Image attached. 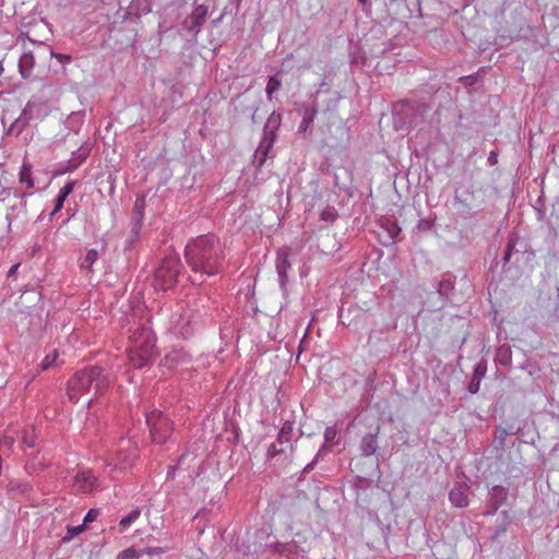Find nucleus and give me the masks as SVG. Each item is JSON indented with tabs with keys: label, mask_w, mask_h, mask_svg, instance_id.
<instances>
[{
	"label": "nucleus",
	"mask_w": 559,
	"mask_h": 559,
	"mask_svg": "<svg viewBox=\"0 0 559 559\" xmlns=\"http://www.w3.org/2000/svg\"><path fill=\"white\" fill-rule=\"evenodd\" d=\"M96 487V477L91 471L80 469L74 476L73 488L76 492H92Z\"/></svg>",
	"instance_id": "obj_8"
},
{
	"label": "nucleus",
	"mask_w": 559,
	"mask_h": 559,
	"mask_svg": "<svg viewBox=\"0 0 559 559\" xmlns=\"http://www.w3.org/2000/svg\"><path fill=\"white\" fill-rule=\"evenodd\" d=\"M501 490H502V488H501V487H499V486L493 487V491H495V492H498V491H501Z\"/></svg>",
	"instance_id": "obj_34"
},
{
	"label": "nucleus",
	"mask_w": 559,
	"mask_h": 559,
	"mask_svg": "<svg viewBox=\"0 0 559 559\" xmlns=\"http://www.w3.org/2000/svg\"><path fill=\"white\" fill-rule=\"evenodd\" d=\"M156 336L146 325L136 328L130 336L128 357L134 368L150 365L156 356Z\"/></svg>",
	"instance_id": "obj_3"
},
{
	"label": "nucleus",
	"mask_w": 559,
	"mask_h": 559,
	"mask_svg": "<svg viewBox=\"0 0 559 559\" xmlns=\"http://www.w3.org/2000/svg\"><path fill=\"white\" fill-rule=\"evenodd\" d=\"M173 325L175 331L180 334L182 337H187L191 334L190 329V320L187 312L180 313L178 318L176 316L173 317Z\"/></svg>",
	"instance_id": "obj_10"
},
{
	"label": "nucleus",
	"mask_w": 559,
	"mask_h": 559,
	"mask_svg": "<svg viewBox=\"0 0 559 559\" xmlns=\"http://www.w3.org/2000/svg\"><path fill=\"white\" fill-rule=\"evenodd\" d=\"M190 362L191 356L182 347L177 346L168 350L163 359V365L170 370L185 368Z\"/></svg>",
	"instance_id": "obj_7"
},
{
	"label": "nucleus",
	"mask_w": 559,
	"mask_h": 559,
	"mask_svg": "<svg viewBox=\"0 0 559 559\" xmlns=\"http://www.w3.org/2000/svg\"><path fill=\"white\" fill-rule=\"evenodd\" d=\"M489 160H490L491 163H493V162H492V160H495L493 153H491V155L489 156Z\"/></svg>",
	"instance_id": "obj_36"
},
{
	"label": "nucleus",
	"mask_w": 559,
	"mask_h": 559,
	"mask_svg": "<svg viewBox=\"0 0 559 559\" xmlns=\"http://www.w3.org/2000/svg\"><path fill=\"white\" fill-rule=\"evenodd\" d=\"M185 257L193 272L213 276L222 270L223 246L215 235H202L187 243Z\"/></svg>",
	"instance_id": "obj_1"
},
{
	"label": "nucleus",
	"mask_w": 559,
	"mask_h": 559,
	"mask_svg": "<svg viewBox=\"0 0 559 559\" xmlns=\"http://www.w3.org/2000/svg\"><path fill=\"white\" fill-rule=\"evenodd\" d=\"M373 438L370 437L369 439L362 440V450L367 455H370L374 452V444H373Z\"/></svg>",
	"instance_id": "obj_22"
},
{
	"label": "nucleus",
	"mask_w": 559,
	"mask_h": 559,
	"mask_svg": "<svg viewBox=\"0 0 559 559\" xmlns=\"http://www.w3.org/2000/svg\"><path fill=\"white\" fill-rule=\"evenodd\" d=\"M336 429L333 427H328L324 431L325 441H332L336 437Z\"/></svg>",
	"instance_id": "obj_27"
},
{
	"label": "nucleus",
	"mask_w": 559,
	"mask_h": 559,
	"mask_svg": "<svg viewBox=\"0 0 559 559\" xmlns=\"http://www.w3.org/2000/svg\"><path fill=\"white\" fill-rule=\"evenodd\" d=\"M73 189H74V182L70 181L59 191L58 197L56 199L55 209H53L51 215L56 214L63 207V203H64L66 199L68 198V195L70 193H72Z\"/></svg>",
	"instance_id": "obj_11"
},
{
	"label": "nucleus",
	"mask_w": 559,
	"mask_h": 559,
	"mask_svg": "<svg viewBox=\"0 0 559 559\" xmlns=\"http://www.w3.org/2000/svg\"><path fill=\"white\" fill-rule=\"evenodd\" d=\"M135 452V448L130 440H121L115 455L110 454L108 457L107 467H112L109 475L112 472H123L131 467L136 455Z\"/></svg>",
	"instance_id": "obj_5"
},
{
	"label": "nucleus",
	"mask_w": 559,
	"mask_h": 559,
	"mask_svg": "<svg viewBox=\"0 0 559 559\" xmlns=\"http://www.w3.org/2000/svg\"><path fill=\"white\" fill-rule=\"evenodd\" d=\"M59 354L57 350H53L51 354H48L41 361L40 366L43 370H47L51 366L55 365Z\"/></svg>",
	"instance_id": "obj_16"
},
{
	"label": "nucleus",
	"mask_w": 559,
	"mask_h": 559,
	"mask_svg": "<svg viewBox=\"0 0 559 559\" xmlns=\"http://www.w3.org/2000/svg\"><path fill=\"white\" fill-rule=\"evenodd\" d=\"M180 262L176 258L163 260L155 272L154 286L156 289L167 290L175 286L179 275Z\"/></svg>",
	"instance_id": "obj_4"
},
{
	"label": "nucleus",
	"mask_w": 559,
	"mask_h": 559,
	"mask_svg": "<svg viewBox=\"0 0 559 559\" xmlns=\"http://www.w3.org/2000/svg\"><path fill=\"white\" fill-rule=\"evenodd\" d=\"M284 451L285 449L282 445L277 448V443H272L271 447L269 448V455L273 457L276 454L282 453Z\"/></svg>",
	"instance_id": "obj_28"
},
{
	"label": "nucleus",
	"mask_w": 559,
	"mask_h": 559,
	"mask_svg": "<svg viewBox=\"0 0 559 559\" xmlns=\"http://www.w3.org/2000/svg\"><path fill=\"white\" fill-rule=\"evenodd\" d=\"M109 378L100 367L94 366L75 372L68 381L67 395L72 403L87 395L94 384L95 394H102L109 386Z\"/></svg>",
	"instance_id": "obj_2"
},
{
	"label": "nucleus",
	"mask_w": 559,
	"mask_h": 559,
	"mask_svg": "<svg viewBox=\"0 0 559 559\" xmlns=\"http://www.w3.org/2000/svg\"><path fill=\"white\" fill-rule=\"evenodd\" d=\"M19 266H20V264H19V263H16V264L12 265V266L10 267L9 272H8V275H9V276L14 275V274L16 273V271H17V269H19Z\"/></svg>",
	"instance_id": "obj_31"
},
{
	"label": "nucleus",
	"mask_w": 559,
	"mask_h": 559,
	"mask_svg": "<svg viewBox=\"0 0 559 559\" xmlns=\"http://www.w3.org/2000/svg\"><path fill=\"white\" fill-rule=\"evenodd\" d=\"M290 442L289 432H285V427H283L277 437V443L280 445L287 444Z\"/></svg>",
	"instance_id": "obj_24"
},
{
	"label": "nucleus",
	"mask_w": 559,
	"mask_h": 559,
	"mask_svg": "<svg viewBox=\"0 0 559 559\" xmlns=\"http://www.w3.org/2000/svg\"><path fill=\"white\" fill-rule=\"evenodd\" d=\"M313 117H314V115L305 116L298 127V132L306 133L313 122Z\"/></svg>",
	"instance_id": "obj_18"
},
{
	"label": "nucleus",
	"mask_w": 559,
	"mask_h": 559,
	"mask_svg": "<svg viewBox=\"0 0 559 559\" xmlns=\"http://www.w3.org/2000/svg\"><path fill=\"white\" fill-rule=\"evenodd\" d=\"M146 423L150 427L152 439L156 443L165 442L173 431V424L170 420L157 409L150 412L146 415Z\"/></svg>",
	"instance_id": "obj_6"
},
{
	"label": "nucleus",
	"mask_w": 559,
	"mask_h": 559,
	"mask_svg": "<svg viewBox=\"0 0 559 559\" xmlns=\"http://www.w3.org/2000/svg\"><path fill=\"white\" fill-rule=\"evenodd\" d=\"M34 63V57L31 53L24 55L20 60V70L23 78H28L29 73L26 72V67L31 69Z\"/></svg>",
	"instance_id": "obj_15"
},
{
	"label": "nucleus",
	"mask_w": 559,
	"mask_h": 559,
	"mask_svg": "<svg viewBox=\"0 0 559 559\" xmlns=\"http://www.w3.org/2000/svg\"><path fill=\"white\" fill-rule=\"evenodd\" d=\"M97 513H98V512H97L96 510L91 509V510L86 513V515H85V518H84V523L93 522V521L96 519Z\"/></svg>",
	"instance_id": "obj_30"
},
{
	"label": "nucleus",
	"mask_w": 559,
	"mask_h": 559,
	"mask_svg": "<svg viewBox=\"0 0 559 559\" xmlns=\"http://www.w3.org/2000/svg\"><path fill=\"white\" fill-rule=\"evenodd\" d=\"M98 258V253L95 249H91L86 252L85 257L81 261V267L92 271V266Z\"/></svg>",
	"instance_id": "obj_14"
},
{
	"label": "nucleus",
	"mask_w": 559,
	"mask_h": 559,
	"mask_svg": "<svg viewBox=\"0 0 559 559\" xmlns=\"http://www.w3.org/2000/svg\"><path fill=\"white\" fill-rule=\"evenodd\" d=\"M283 427H285V432H289V436L292 437V430H293L292 426L288 424H285Z\"/></svg>",
	"instance_id": "obj_32"
},
{
	"label": "nucleus",
	"mask_w": 559,
	"mask_h": 559,
	"mask_svg": "<svg viewBox=\"0 0 559 559\" xmlns=\"http://www.w3.org/2000/svg\"><path fill=\"white\" fill-rule=\"evenodd\" d=\"M450 501L453 506L457 508L466 507L468 503L467 499V488L464 486L454 487L449 495Z\"/></svg>",
	"instance_id": "obj_9"
},
{
	"label": "nucleus",
	"mask_w": 559,
	"mask_h": 559,
	"mask_svg": "<svg viewBox=\"0 0 559 559\" xmlns=\"http://www.w3.org/2000/svg\"><path fill=\"white\" fill-rule=\"evenodd\" d=\"M280 86H281L280 80H277L274 76L270 78L267 85H266V94L270 99L272 98L273 93L276 92L280 88Z\"/></svg>",
	"instance_id": "obj_17"
},
{
	"label": "nucleus",
	"mask_w": 559,
	"mask_h": 559,
	"mask_svg": "<svg viewBox=\"0 0 559 559\" xmlns=\"http://www.w3.org/2000/svg\"><path fill=\"white\" fill-rule=\"evenodd\" d=\"M50 55H51V57L56 58L60 62H70L71 61V57L69 55L56 53L52 51L50 52Z\"/></svg>",
	"instance_id": "obj_29"
},
{
	"label": "nucleus",
	"mask_w": 559,
	"mask_h": 559,
	"mask_svg": "<svg viewBox=\"0 0 559 559\" xmlns=\"http://www.w3.org/2000/svg\"><path fill=\"white\" fill-rule=\"evenodd\" d=\"M510 257V252L508 251L507 254H506V260H508Z\"/></svg>",
	"instance_id": "obj_37"
},
{
	"label": "nucleus",
	"mask_w": 559,
	"mask_h": 559,
	"mask_svg": "<svg viewBox=\"0 0 559 559\" xmlns=\"http://www.w3.org/2000/svg\"><path fill=\"white\" fill-rule=\"evenodd\" d=\"M19 180L22 185H25L27 189L34 188V180L32 178V167L27 163H23L20 174H19Z\"/></svg>",
	"instance_id": "obj_12"
},
{
	"label": "nucleus",
	"mask_w": 559,
	"mask_h": 559,
	"mask_svg": "<svg viewBox=\"0 0 559 559\" xmlns=\"http://www.w3.org/2000/svg\"><path fill=\"white\" fill-rule=\"evenodd\" d=\"M141 515V510L139 508L133 509L129 514L123 516L119 522L120 531L127 530L130 525H132Z\"/></svg>",
	"instance_id": "obj_13"
},
{
	"label": "nucleus",
	"mask_w": 559,
	"mask_h": 559,
	"mask_svg": "<svg viewBox=\"0 0 559 559\" xmlns=\"http://www.w3.org/2000/svg\"><path fill=\"white\" fill-rule=\"evenodd\" d=\"M288 263H287V257H278V260H277V264H276V267H277V271L280 274H284L286 272V267H287Z\"/></svg>",
	"instance_id": "obj_26"
},
{
	"label": "nucleus",
	"mask_w": 559,
	"mask_h": 559,
	"mask_svg": "<svg viewBox=\"0 0 559 559\" xmlns=\"http://www.w3.org/2000/svg\"><path fill=\"white\" fill-rule=\"evenodd\" d=\"M205 14H206V11L204 9L198 8L192 14V19H193L194 23L200 24L201 21L205 17Z\"/></svg>",
	"instance_id": "obj_25"
},
{
	"label": "nucleus",
	"mask_w": 559,
	"mask_h": 559,
	"mask_svg": "<svg viewBox=\"0 0 559 559\" xmlns=\"http://www.w3.org/2000/svg\"><path fill=\"white\" fill-rule=\"evenodd\" d=\"M507 436H508V432L504 429H499L496 432L495 442L497 443V447L503 448L504 439Z\"/></svg>",
	"instance_id": "obj_23"
},
{
	"label": "nucleus",
	"mask_w": 559,
	"mask_h": 559,
	"mask_svg": "<svg viewBox=\"0 0 559 559\" xmlns=\"http://www.w3.org/2000/svg\"><path fill=\"white\" fill-rule=\"evenodd\" d=\"M84 530V526L83 525H78V526H68V533L69 535L68 536H64L63 537V540L64 542H69L71 538H73L75 535H79L80 533H82Z\"/></svg>",
	"instance_id": "obj_19"
},
{
	"label": "nucleus",
	"mask_w": 559,
	"mask_h": 559,
	"mask_svg": "<svg viewBox=\"0 0 559 559\" xmlns=\"http://www.w3.org/2000/svg\"><path fill=\"white\" fill-rule=\"evenodd\" d=\"M3 443H5V444H11V443H12V440H10L9 438H4V439H3Z\"/></svg>",
	"instance_id": "obj_33"
},
{
	"label": "nucleus",
	"mask_w": 559,
	"mask_h": 559,
	"mask_svg": "<svg viewBox=\"0 0 559 559\" xmlns=\"http://www.w3.org/2000/svg\"><path fill=\"white\" fill-rule=\"evenodd\" d=\"M139 555L134 548H128L118 555L117 559H138Z\"/></svg>",
	"instance_id": "obj_20"
},
{
	"label": "nucleus",
	"mask_w": 559,
	"mask_h": 559,
	"mask_svg": "<svg viewBox=\"0 0 559 559\" xmlns=\"http://www.w3.org/2000/svg\"><path fill=\"white\" fill-rule=\"evenodd\" d=\"M336 216H337V213L332 207H329L321 213V218H322V221H325V222H333L336 218Z\"/></svg>",
	"instance_id": "obj_21"
},
{
	"label": "nucleus",
	"mask_w": 559,
	"mask_h": 559,
	"mask_svg": "<svg viewBox=\"0 0 559 559\" xmlns=\"http://www.w3.org/2000/svg\"><path fill=\"white\" fill-rule=\"evenodd\" d=\"M361 4H367L369 0H358Z\"/></svg>",
	"instance_id": "obj_35"
}]
</instances>
